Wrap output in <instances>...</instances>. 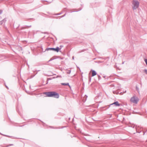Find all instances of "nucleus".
<instances>
[{"instance_id":"obj_10","label":"nucleus","mask_w":147,"mask_h":147,"mask_svg":"<svg viewBox=\"0 0 147 147\" xmlns=\"http://www.w3.org/2000/svg\"><path fill=\"white\" fill-rule=\"evenodd\" d=\"M71 72V70H67V74H69Z\"/></svg>"},{"instance_id":"obj_19","label":"nucleus","mask_w":147,"mask_h":147,"mask_svg":"<svg viewBox=\"0 0 147 147\" xmlns=\"http://www.w3.org/2000/svg\"><path fill=\"white\" fill-rule=\"evenodd\" d=\"M13 145V144H11L9 145V146H12Z\"/></svg>"},{"instance_id":"obj_16","label":"nucleus","mask_w":147,"mask_h":147,"mask_svg":"<svg viewBox=\"0 0 147 147\" xmlns=\"http://www.w3.org/2000/svg\"><path fill=\"white\" fill-rule=\"evenodd\" d=\"M66 14H65L64 15L61 16V17H63L65 16Z\"/></svg>"},{"instance_id":"obj_12","label":"nucleus","mask_w":147,"mask_h":147,"mask_svg":"<svg viewBox=\"0 0 147 147\" xmlns=\"http://www.w3.org/2000/svg\"><path fill=\"white\" fill-rule=\"evenodd\" d=\"M144 72L145 73L147 74V69H145Z\"/></svg>"},{"instance_id":"obj_25","label":"nucleus","mask_w":147,"mask_h":147,"mask_svg":"<svg viewBox=\"0 0 147 147\" xmlns=\"http://www.w3.org/2000/svg\"><path fill=\"white\" fill-rule=\"evenodd\" d=\"M48 83V82H47V83H46V84H47Z\"/></svg>"},{"instance_id":"obj_2","label":"nucleus","mask_w":147,"mask_h":147,"mask_svg":"<svg viewBox=\"0 0 147 147\" xmlns=\"http://www.w3.org/2000/svg\"><path fill=\"white\" fill-rule=\"evenodd\" d=\"M132 4L133 5L132 7L133 9V10H135L138 7L139 3L137 0H134L132 2Z\"/></svg>"},{"instance_id":"obj_23","label":"nucleus","mask_w":147,"mask_h":147,"mask_svg":"<svg viewBox=\"0 0 147 147\" xmlns=\"http://www.w3.org/2000/svg\"><path fill=\"white\" fill-rule=\"evenodd\" d=\"M60 14H57V15H60Z\"/></svg>"},{"instance_id":"obj_21","label":"nucleus","mask_w":147,"mask_h":147,"mask_svg":"<svg viewBox=\"0 0 147 147\" xmlns=\"http://www.w3.org/2000/svg\"><path fill=\"white\" fill-rule=\"evenodd\" d=\"M6 86V88H8V87H7V86Z\"/></svg>"},{"instance_id":"obj_20","label":"nucleus","mask_w":147,"mask_h":147,"mask_svg":"<svg viewBox=\"0 0 147 147\" xmlns=\"http://www.w3.org/2000/svg\"><path fill=\"white\" fill-rule=\"evenodd\" d=\"M100 76H98V78H100Z\"/></svg>"},{"instance_id":"obj_1","label":"nucleus","mask_w":147,"mask_h":147,"mask_svg":"<svg viewBox=\"0 0 147 147\" xmlns=\"http://www.w3.org/2000/svg\"><path fill=\"white\" fill-rule=\"evenodd\" d=\"M47 97H52L58 98L59 97V94L55 92H48L44 93Z\"/></svg>"},{"instance_id":"obj_13","label":"nucleus","mask_w":147,"mask_h":147,"mask_svg":"<svg viewBox=\"0 0 147 147\" xmlns=\"http://www.w3.org/2000/svg\"><path fill=\"white\" fill-rule=\"evenodd\" d=\"M59 77L61 78V76L58 75V76H57L56 77V78H59Z\"/></svg>"},{"instance_id":"obj_7","label":"nucleus","mask_w":147,"mask_h":147,"mask_svg":"<svg viewBox=\"0 0 147 147\" xmlns=\"http://www.w3.org/2000/svg\"><path fill=\"white\" fill-rule=\"evenodd\" d=\"M96 75V73L94 70H92V76H94Z\"/></svg>"},{"instance_id":"obj_14","label":"nucleus","mask_w":147,"mask_h":147,"mask_svg":"<svg viewBox=\"0 0 147 147\" xmlns=\"http://www.w3.org/2000/svg\"><path fill=\"white\" fill-rule=\"evenodd\" d=\"M4 136H7V137H9V138H11V137H12L11 136H7V135H4Z\"/></svg>"},{"instance_id":"obj_8","label":"nucleus","mask_w":147,"mask_h":147,"mask_svg":"<svg viewBox=\"0 0 147 147\" xmlns=\"http://www.w3.org/2000/svg\"><path fill=\"white\" fill-rule=\"evenodd\" d=\"M61 84L63 85L68 86L70 87L69 83H62Z\"/></svg>"},{"instance_id":"obj_17","label":"nucleus","mask_w":147,"mask_h":147,"mask_svg":"<svg viewBox=\"0 0 147 147\" xmlns=\"http://www.w3.org/2000/svg\"><path fill=\"white\" fill-rule=\"evenodd\" d=\"M72 58V59L74 60V56H73Z\"/></svg>"},{"instance_id":"obj_22","label":"nucleus","mask_w":147,"mask_h":147,"mask_svg":"<svg viewBox=\"0 0 147 147\" xmlns=\"http://www.w3.org/2000/svg\"><path fill=\"white\" fill-rule=\"evenodd\" d=\"M52 60V59H50V60L49 61H51V60Z\"/></svg>"},{"instance_id":"obj_15","label":"nucleus","mask_w":147,"mask_h":147,"mask_svg":"<svg viewBox=\"0 0 147 147\" xmlns=\"http://www.w3.org/2000/svg\"><path fill=\"white\" fill-rule=\"evenodd\" d=\"M3 11L2 10H0V14H1L2 13Z\"/></svg>"},{"instance_id":"obj_24","label":"nucleus","mask_w":147,"mask_h":147,"mask_svg":"<svg viewBox=\"0 0 147 147\" xmlns=\"http://www.w3.org/2000/svg\"><path fill=\"white\" fill-rule=\"evenodd\" d=\"M61 59H62V58H61Z\"/></svg>"},{"instance_id":"obj_11","label":"nucleus","mask_w":147,"mask_h":147,"mask_svg":"<svg viewBox=\"0 0 147 147\" xmlns=\"http://www.w3.org/2000/svg\"><path fill=\"white\" fill-rule=\"evenodd\" d=\"M136 90L138 91V92L139 93V88H138L137 86H136Z\"/></svg>"},{"instance_id":"obj_6","label":"nucleus","mask_w":147,"mask_h":147,"mask_svg":"<svg viewBox=\"0 0 147 147\" xmlns=\"http://www.w3.org/2000/svg\"><path fill=\"white\" fill-rule=\"evenodd\" d=\"M115 105L116 106H119L120 105V104H119L118 101H116L113 103L111 104V105Z\"/></svg>"},{"instance_id":"obj_4","label":"nucleus","mask_w":147,"mask_h":147,"mask_svg":"<svg viewBox=\"0 0 147 147\" xmlns=\"http://www.w3.org/2000/svg\"><path fill=\"white\" fill-rule=\"evenodd\" d=\"M59 50V48L58 47H57L56 48H48L46 49V51L51 50L53 51L58 52Z\"/></svg>"},{"instance_id":"obj_5","label":"nucleus","mask_w":147,"mask_h":147,"mask_svg":"<svg viewBox=\"0 0 147 147\" xmlns=\"http://www.w3.org/2000/svg\"><path fill=\"white\" fill-rule=\"evenodd\" d=\"M6 21V19L5 18L0 22V24L1 25L4 24Z\"/></svg>"},{"instance_id":"obj_9","label":"nucleus","mask_w":147,"mask_h":147,"mask_svg":"<svg viewBox=\"0 0 147 147\" xmlns=\"http://www.w3.org/2000/svg\"><path fill=\"white\" fill-rule=\"evenodd\" d=\"M31 27V26H25V27L22 28V29L27 28H29L30 27Z\"/></svg>"},{"instance_id":"obj_18","label":"nucleus","mask_w":147,"mask_h":147,"mask_svg":"<svg viewBox=\"0 0 147 147\" xmlns=\"http://www.w3.org/2000/svg\"><path fill=\"white\" fill-rule=\"evenodd\" d=\"M91 78H90L89 79V81H91Z\"/></svg>"},{"instance_id":"obj_3","label":"nucleus","mask_w":147,"mask_h":147,"mask_svg":"<svg viewBox=\"0 0 147 147\" xmlns=\"http://www.w3.org/2000/svg\"><path fill=\"white\" fill-rule=\"evenodd\" d=\"M138 100H139L138 98L135 96H133L130 99L131 101L135 104H136L138 103Z\"/></svg>"}]
</instances>
